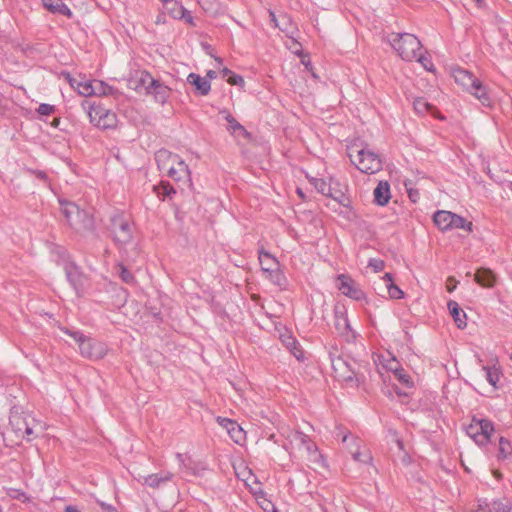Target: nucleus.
Wrapping results in <instances>:
<instances>
[{
	"label": "nucleus",
	"instance_id": "f257e3e1",
	"mask_svg": "<svg viewBox=\"0 0 512 512\" xmlns=\"http://www.w3.org/2000/svg\"><path fill=\"white\" fill-rule=\"evenodd\" d=\"M455 82L478 99L485 107L492 106V99L486 86L470 71L458 67L453 70Z\"/></svg>",
	"mask_w": 512,
	"mask_h": 512
},
{
	"label": "nucleus",
	"instance_id": "f03ea898",
	"mask_svg": "<svg viewBox=\"0 0 512 512\" xmlns=\"http://www.w3.org/2000/svg\"><path fill=\"white\" fill-rule=\"evenodd\" d=\"M109 230L114 243L122 248L132 242L135 227L128 216L117 212L110 217Z\"/></svg>",
	"mask_w": 512,
	"mask_h": 512
},
{
	"label": "nucleus",
	"instance_id": "7ed1b4c3",
	"mask_svg": "<svg viewBox=\"0 0 512 512\" xmlns=\"http://www.w3.org/2000/svg\"><path fill=\"white\" fill-rule=\"evenodd\" d=\"M58 265L62 266L66 280L74 290L76 296L79 298L83 297L89 286L88 276L66 255L61 256V261L58 262Z\"/></svg>",
	"mask_w": 512,
	"mask_h": 512
},
{
	"label": "nucleus",
	"instance_id": "20e7f679",
	"mask_svg": "<svg viewBox=\"0 0 512 512\" xmlns=\"http://www.w3.org/2000/svg\"><path fill=\"white\" fill-rule=\"evenodd\" d=\"M390 41L395 51L405 61L416 59L422 47L420 40L410 33L394 34Z\"/></svg>",
	"mask_w": 512,
	"mask_h": 512
},
{
	"label": "nucleus",
	"instance_id": "39448f33",
	"mask_svg": "<svg viewBox=\"0 0 512 512\" xmlns=\"http://www.w3.org/2000/svg\"><path fill=\"white\" fill-rule=\"evenodd\" d=\"M139 83L145 87L147 95L153 96L155 102L165 104L171 94V89L158 79H155L147 71L141 73Z\"/></svg>",
	"mask_w": 512,
	"mask_h": 512
},
{
	"label": "nucleus",
	"instance_id": "423d86ee",
	"mask_svg": "<svg viewBox=\"0 0 512 512\" xmlns=\"http://www.w3.org/2000/svg\"><path fill=\"white\" fill-rule=\"evenodd\" d=\"M90 122L101 130L117 127L118 118L114 111L103 105H91L88 111Z\"/></svg>",
	"mask_w": 512,
	"mask_h": 512
},
{
	"label": "nucleus",
	"instance_id": "0eeeda50",
	"mask_svg": "<svg viewBox=\"0 0 512 512\" xmlns=\"http://www.w3.org/2000/svg\"><path fill=\"white\" fill-rule=\"evenodd\" d=\"M466 432L478 445L483 446L490 441L494 432V424L489 419L473 417Z\"/></svg>",
	"mask_w": 512,
	"mask_h": 512
},
{
	"label": "nucleus",
	"instance_id": "6e6552de",
	"mask_svg": "<svg viewBox=\"0 0 512 512\" xmlns=\"http://www.w3.org/2000/svg\"><path fill=\"white\" fill-rule=\"evenodd\" d=\"M357 362L347 361L343 357L331 358V366L335 376L346 383L356 382L357 385L361 382V378L356 371Z\"/></svg>",
	"mask_w": 512,
	"mask_h": 512
},
{
	"label": "nucleus",
	"instance_id": "1a4fd4ad",
	"mask_svg": "<svg viewBox=\"0 0 512 512\" xmlns=\"http://www.w3.org/2000/svg\"><path fill=\"white\" fill-rule=\"evenodd\" d=\"M358 163L357 169L366 174H374L382 169V160L380 156L367 148L357 151Z\"/></svg>",
	"mask_w": 512,
	"mask_h": 512
},
{
	"label": "nucleus",
	"instance_id": "9d476101",
	"mask_svg": "<svg viewBox=\"0 0 512 512\" xmlns=\"http://www.w3.org/2000/svg\"><path fill=\"white\" fill-rule=\"evenodd\" d=\"M167 176L173 179L176 183H181V189L184 186L190 188L192 186L191 171L185 161L179 158V161L170 165L166 172Z\"/></svg>",
	"mask_w": 512,
	"mask_h": 512
},
{
	"label": "nucleus",
	"instance_id": "9b49d317",
	"mask_svg": "<svg viewBox=\"0 0 512 512\" xmlns=\"http://www.w3.org/2000/svg\"><path fill=\"white\" fill-rule=\"evenodd\" d=\"M339 291L356 301H362L366 299L365 292L361 289L360 285L356 283L350 276L345 274H340L338 276Z\"/></svg>",
	"mask_w": 512,
	"mask_h": 512
},
{
	"label": "nucleus",
	"instance_id": "f8f14e48",
	"mask_svg": "<svg viewBox=\"0 0 512 512\" xmlns=\"http://www.w3.org/2000/svg\"><path fill=\"white\" fill-rule=\"evenodd\" d=\"M79 350L82 356L99 360L107 354V347L103 342L87 337L80 345Z\"/></svg>",
	"mask_w": 512,
	"mask_h": 512
},
{
	"label": "nucleus",
	"instance_id": "ddd939ff",
	"mask_svg": "<svg viewBox=\"0 0 512 512\" xmlns=\"http://www.w3.org/2000/svg\"><path fill=\"white\" fill-rule=\"evenodd\" d=\"M71 228H73L76 232L79 233H95V219L92 214L88 213L85 210H82L78 217H76L74 226H71Z\"/></svg>",
	"mask_w": 512,
	"mask_h": 512
},
{
	"label": "nucleus",
	"instance_id": "4468645a",
	"mask_svg": "<svg viewBox=\"0 0 512 512\" xmlns=\"http://www.w3.org/2000/svg\"><path fill=\"white\" fill-rule=\"evenodd\" d=\"M280 341L298 361L305 359L304 351L300 343L289 331L286 330L284 333L280 334Z\"/></svg>",
	"mask_w": 512,
	"mask_h": 512
},
{
	"label": "nucleus",
	"instance_id": "2eb2a0df",
	"mask_svg": "<svg viewBox=\"0 0 512 512\" xmlns=\"http://www.w3.org/2000/svg\"><path fill=\"white\" fill-rule=\"evenodd\" d=\"M43 7L52 14L63 15L72 19V10L62 0H42Z\"/></svg>",
	"mask_w": 512,
	"mask_h": 512
},
{
	"label": "nucleus",
	"instance_id": "dca6fc26",
	"mask_svg": "<svg viewBox=\"0 0 512 512\" xmlns=\"http://www.w3.org/2000/svg\"><path fill=\"white\" fill-rule=\"evenodd\" d=\"M187 82L194 86L195 94L200 96H206L209 94L211 90V84L210 81L206 78L201 77L199 74L196 73H190L187 76Z\"/></svg>",
	"mask_w": 512,
	"mask_h": 512
},
{
	"label": "nucleus",
	"instance_id": "f3484780",
	"mask_svg": "<svg viewBox=\"0 0 512 512\" xmlns=\"http://www.w3.org/2000/svg\"><path fill=\"white\" fill-rule=\"evenodd\" d=\"M58 202L61 207V211L68 222L69 226H74V222L76 220V217L81 213V209L78 205H76L74 202L59 198Z\"/></svg>",
	"mask_w": 512,
	"mask_h": 512
},
{
	"label": "nucleus",
	"instance_id": "a211bd4d",
	"mask_svg": "<svg viewBox=\"0 0 512 512\" xmlns=\"http://www.w3.org/2000/svg\"><path fill=\"white\" fill-rule=\"evenodd\" d=\"M179 158L180 157L177 154H174L166 149H160L155 153V161L160 171L167 172L170 165L175 164V162L179 161Z\"/></svg>",
	"mask_w": 512,
	"mask_h": 512
},
{
	"label": "nucleus",
	"instance_id": "6ab92c4d",
	"mask_svg": "<svg viewBox=\"0 0 512 512\" xmlns=\"http://www.w3.org/2000/svg\"><path fill=\"white\" fill-rule=\"evenodd\" d=\"M474 280L484 288H492L496 283V274L489 268L481 267L476 270Z\"/></svg>",
	"mask_w": 512,
	"mask_h": 512
},
{
	"label": "nucleus",
	"instance_id": "aec40b11",
	"mask_svg": "<svg viewBox=\"0 0 512 512\" xmlns=\"http://www.w3.org/2000/svg\"><path fill=\"white\" fill-rule=\"evenodd\" d=\"M447 307H448L449 313L451 314L456 326L459 329L466 328L467 316H466V313L460 308L459 304L454 300H450L447 303Z\"/></svg>",
	"mask_w": 512,
	"mask_h": 512
},
{
	"label": "nucleus",
	"instance_id": "412c9836",
	"mask_svg": "<svg viewBox=\"0 0 512 512\" xmlns=\"http://www.w3.org/2000/svg\"><path fill=\"white\" fill-rule=\"evenodd\" d=\"M374 202L379 206H385L390 198V185L387 181H380L373 191Z\"/></svg>",
	"mask_w": 512,
	"mask_h": 512
},
{
	"label": "nucleus",
	"instance_id": "4be33fe9",
	"mask_svg": "<svg viewBox=\"0 0 512 512\" xmlns=\"http://www.w3.org/2000/svg\"><path fill=\"white\" fill-rule=\"evenodd\" d=\"M29 420L30 416L19 413L15 408L10 412L9 423L18 437L23 432L24 427Z\"/></svg>",
	"mask_w": 512,
	"mask_h": 512
},
{
	"label": "nucleus",
	"instance_id": "5701e85b",
	"mask_svg": "<svg viewBox=\"0 0 512 512\" xmlns=\"http://www.w3.org/2000/svg\"><path fill=\"white\" fill-rule=\"evenodd\" d=\"M154 193L161 201L172 200L176 195V189L169 182L162 180L159 184L153 186Z\"/></svg>",
	"mask_w": 512,
	"mask_h": 512
},
{
	"label": "nucleus",
	"instance_id": "b1692460",
	"mask_svg": "<svg viewBox=\"0 0 512 512\" xmlns=\"http://www.w3.org/2000/svg\"><path fill=\"white\" fill-rule=\"evenodd\" d=\"M452 214L451 211L438 210L433 215V222L441 231H449L452 225Z\"/></svg>",
	"mask_w": 512,
	"mask_h": 512
},
{
	"label": "nucleus",
	"instance_id": "393cba45",
	"mask_svg": "<svg viewBox=\"0 0 512 512\" xmlns=\"http://www.w3.org/2000/svg\"><path fill=\"white\" fill-rule=\"evenodd\" d=\"M173 474L171 472H161L149 474L144 477V484L151 488H158L161 484L172 480Z\"/></svg>",
	"mask_w": 512,
	"mask_h": 512
},
{
	"label": "nucleus",
	"instance_id": "a878e982",
	"mask_svg": "<svg viewBox=\"0 0 512 512\" xmlns=\"http://www.w3.org/2000/svg\"><path fill=\"white\" fill-rule=\"evenodd\" d=\"M259 261L263 273L273 272V269L280 266L278 260L271 253L263 249L259 251Z\"/></svg>",
	"mask_w": 512,
	"mask_h": 512
},
{
	"label": "nucleus",
	"instance_id": "bb28decb",
	"mask_svg": "<svg viewBox=\"0 0 512 512\" xmlns=\"http://www.w3.org/2000/svg\"><path fill=\"white\" fill-rule=\"evenodd\" d=\"M225 120L228 123V130L233 135L242 136L245 139L251 138V133L246 130V128L240 124L231 114H227L225 116Z\"/></svg>",
	"mask_w": 512,
	"mask_h": 512
},
{
	"label": "nucleus",
	"instance_id": "cd10ccee",
	"mask_svg": "<svg viewBox=\"0 0 512 512\" xmlns=\"http://www.w3.org/2000/svg\"><path fill=\"white\" fill-rule=\"evenodd\" d=\"M335 327L341 334L351 331V326L346 312L337 308L335 309Z\"/></svg>",
	"mask_w": 512,
	"mask_h": 512
},
{
	"label": "nucleus",
	"instance_id": "c85d7f7f",
	"mask_svg": "<svg viewBox=\"0 0 512 512\" xmlns=\"http://www.w3.org/2000/svg\"><path fill=\"white\" fill-rule=\"evenodd\" d=\"M497 459L499 461L512 459V444L507 438L503 436L499 438Z\"/></svg>",
	"mask_w": 512,
	"mask_h": 512
},
{
	"label": "nucleus",
	"instance_id": "c756f323",
	"mask_svg": "<svg viewBox=\"0 0 512 512\" xmlns=\"http://www.w3.org/2000/svg\"><path fill=\"white\" fill-rule=\"evenodd\" d=\"M482 371L484 372V376L488 383L493 387H496L498 381L500 380L501 371L500 368L496 365L493 366H483Z\"/></svg>",
	"mask_w": 512,
	"mask_h": 512
},
{
	"label": "nucleus",
	"instance_id": "7c9ffc66",
	"mask_svg": "<svg viewBox=\"0 0 512 512\" xmlns=\"http://www.w3.org/2000/svg\"><path fill=\"white\" fill-rule=\"evenodd\" d=\"M266 278L269 279L274 285L284 289L287 284V279L284 273L280 270L279 267L273 269V272H265Z\"/></svg>",
	"mask_w": 512,
	"mask_h": 512
},
{
	"label": "nucleus",
	"instance_id": "2f4dec72",
	"mask_svg": "<svg viewBox=\"0 0 512 512\" xmlns=\"http://www.w3.org/2000/svg\"><path fill=\"white\" fill-rule=\"evenodd\" d=\"M451 220H452L451 230L463 229L467 232L473 231V223L470 221H467L464 217L453 213L451 216Z\"/></svg>",
	"mask_w": 512,
	"mask_h": 512
},
{
	"label": "nucleus",
	"instance_id": "473e14b6",
	"mask_svg": "<svg viewBox=\"0 0 512 512\" xmlns=\"http://www.w3.org/2000/svg\"><path fill=\"white\" fill-rule=\"evenodd\" d=\"M488 512H512V503L508 500H493L486 504Z\"/></svg>",
	"mask_w": 512,
	"mask_h": 512
},
{
	"label": "nucleus",
	"instance_id": "72a5a7b5",
	"mask_svg": "<svg viewBox=\"0 0 512 512\" xmlns=\"http://www.w3.org/2000/svg\"><path fill=\"white\" fill-rule=\"evenodd\" d=\"M328 197L332 198L334 201H336L338 204L345 208L351 207L350 198L340 189L332 187Z\"/></svg>",
	"mask_w": 512,
	"mask_h": 512
},
{
	"label": "nucleus",
	"instance_id": "f704fd0d",
	"mask_svg": "<svg viewBox=\"0 0 512 512\" xmlns=\"http://www.w3.org/2000/svg\"><path fill=\"white\" fill-rule=\"evenodd\" d=\"M74 89H76L80 95L85 97L92 96L96 93V89L88 80L77 79Z\"/></svg>",
	"mask_w": 512,
	"mask_h": 512
},
{
	"label": "nucleus",
	"instance_id": "c9c22d12",
	"mask_svg": "<svg viewBox=\"0 0 512 512\" xmlns=\"http://www.w3.org/2000/svg\"><path fill=\"white\" fill-rule=\"evenodd\" d=\"M197 3L209 15H216L220 10L218 0H197Z\"/></svg>",
	"mask_w": 512,
	"mask_h": 512
},
{
	"label": "nucleus",
	"instance_id": "e433bc0d",
	"mask_svg": "<svg viewBox=\"0 0 512 512\" xmlns=\"http://www.w3.org/2000/svg\"><path fill=\"white\" fill-rule=\"evenodd\" d=\"M310 183L315 187V189L321 193L322 195L324 196H327L329 195L330 193V190L332 188L331 184L330 183H327L324 179L322 178H312L310 180Z\"/></svg>",
	"mask_w": 512,
	"mask_h": 512
},
{
	"label": "nucleus",
	"instance_id": "4c0bfd02",
	"mask_svg": "<svg viewBox=\"0 0 512 512\" xmlns=\"http://www.w3.org/2000/svg\"><path fill=\"white\" fill-rule=\"evenodd\" d=\"M227 432L231 439L237 444H240L245 438L243 429L236 421L234 422V425L227 429Z\"/></svg>",
	"mask_w": 512,
	"mask_h": 512
},
{
	"label": "nucleus",
	"instance_id": "58836bf2",
	"mask_svg": "<svg viewBox=\"0 0 512 512\" xmlns=\"http://www.w3.org/2000/svg\"><path fill=\"white\" fill-rule=\"evenodd\" d=\"M117 270H118V275L120 277V279L126 283V284H135L136 282V279L134 277V275L132 274V272H130L127 267L122 264V263H119L117 264Z\"/></svg>",
	"mask_w": 512,
	"mask_h": 512
},
{
	"label": "nucleus",
	"instance_id": "ea45409f",
	"mask_svg": "<svg viewBox=\"0 0 512 512\" xmlns=\"http://www.w3.org/2000/svg\"><path fill=\"white\" fill-rule=\"evenodd\" d=\"M270 22L274 25V27L279 28L281 31H286V24L290 22V18L284 14L280 16V21L277 19L276 14L270 10L269 11Z\"/></svg>",
	"mask_w": 512,
	"mask_h": 512
},
{
	"label": "nucleus",
	"instance_id": "a19ab883",
	"mask_svg": "<svg viewBox=\"0 0 512 512\" xmlns=\"http://www.w3.org/2000/svg\"><path fill=\"white\" fill-rule=\"evenodd\" d=\"M94 88L96 89V93L94 95L108 96V95H115L117 93L116 88L106 84L103 81H98L97 85L94 86Z\"/></svg>",
	"mask_w": 512,
	"mask_h": 512
},
{
	"label": "nucleus",
	"instance_id": "79ce46f5",
	"mask_svg": "<svg viewBox=\"0 0 512 512\" xmlns=\"http://www.w3.org/2000/svg\"><path fill=\"white\" fill-rule=\"evenodd\" d=\"M164 6L168 10L171 17L174 19H178V16L181 15V10L184 9V6H182L176 0H171V2H168L167 5Z\"/></svg>",
	"mask_w": 512,
	"mask_h": 512
},
{
	"label": "nucleus",
	"instance_id": "37998d69",
	"mask_svg": "<svg viewBox=\"0 0 512 512\" xmlns=\"http://www.w3.org/2000/svg\"><path fill=\"white\" fill-rule=\"evenodd\" d=\"M36 421L33 418H30V420L27 422V424L24 427L23 432L19 435V437H22L23 439H26L27 441H31L34 434V427H35Z\"/></svg>",
	"mask_w": 512,
	"mask_h": 512
},
{
	"label": "nucleus",
	"instance_id": "c03bdc74",
	"mask_svg": "<svg viewBox=\"0 0 512 512\" xmlns=\"http://www.w3.org/2000/svg\"><path fill=\"white\" fill-rule=\"evenodd\" d=\"M395 378L405 385L408 388H411L413 386V381L411 380L410 376L404 371L403 368H400L396 373L394 374Z\"/></svg>",
	"mask_w": 512,
	"mask_h": 512
},
{
	"label": "nucleus",
	"instance_id": "a18cd8bd",
	"mask_svg": "<svg viewBox=\"0 0 512 512\" xmlns=\"http://www.w3.org/2000/svg\"><path fill=\"white\" fill-rule=\"evenodd\" d=\"M432 108L433 106L422 98L416 99L414 101V109L416 110L417 113L424 114L426 112H429L430 109Z\"/></svg>",
	"mask_w": 512,
	"mask_h": 512
},
{
	"label": "nucleus",
	"instance_id": "49530a36",
	"mask_svg": "<svg viewBox=\"0 0 512 512\" xmlns=\"http://www.w3.org/2000/svg\"><path fill=\"white\" fill-rule=\"evenodd\" d=\"M387 290L390 298L401 299L404 297V292L394 283H387Z\"/></svg>",
	"mask_w": 512,
	"mask_h": 512
},
{
	"label": "nucleus",
	"instance_id": "de8ad7c7",
	"mask_svg": "<svg viewBox=\"0 0 512 512\" xmlns=\"http://www.w3.org/2000/svg\"><path fill=\"white\" fill-rule=\"evenodd\" d=\"M368 267L373 269L374 272H380L385 267V262L379 258H370L368 261Z\"/></svg>",
	"mask_w": 512,
	"mask_h": 512
},
{
	"label": "nucleus",
	"instance_id": "09e8293b",
	"mask_svg": "<svg viewBox=\"0 0 512 512\" xmlns=\"http://www.w3.org/2000/svg\"><path fill=\"white\" fill-rule=\"evenodd\" d=\"M67 335L72 337L75 342L78 344V346L87 338L81 331H74L70 329H65L64 331Z\"/></svg>",
	"mask_w": 512,
	"mask_h": 512
},
{
	"label": "nucleus",
	"instance_id": "8fccbe9b",
	"mask_svg": "<svg viewBox=\"0 0 512 512\" xmlns=\"http://www.w3.org/2000/svg\"><path fill=\"white\" fill-rule=\"evenodd\" d=\"M178 19L185 21V23L189 24L192 27L196 26L194 17L191 15V12L187 10L185 7L183 10H181V15L178 16Z\"/></svg>",
	"mask_w": 512,
	"mask_h": 512
},
{
	"label": "nucleus",
	"instance_id": "3c124183",
	"mask_svg": "<svg viewBox=\"0 0 512 512\" xmlns=\"http://www.w3.org/2000/svg\"><path fill=\"white\" fill-rule=\"evenodd\" d=\"M230 85L243 87L245 84L244 78L236 73H231L230 77L226 79Z\"/></svg>",
	"mask_w": 512,
	"mask_h": 512
},
{
	"label": "nucleus",
	"instance_id": "603ef678",
	"mask_svg": "<svg viewBox=\"0 0 512 512\" xmlns=\"http://www.w3.org/2000/svg\"><path fill=\"white\" fill-rule=\"evenodd\" d=\"M54 111H55V106L47 104V103H42L37 108V112L42 116H49L52 113H54Z\"/></svg>",
	"mask_w": 512,
	"mask_h": 512
},
{
	"label": "nucleus",
	"instance_id": "864d4df0",
	"mask_svg": "<svg viewBox=\"0 0 512 512\" xmlns=\"http://www.w3.org/2000/svg\"><path fill=\"white\" fill-rule=\"evenodd\" d=\"M9 495L17 500H20L22 502L29 501V496L22 490L19 489H12L9 493Z\"/></svg>",
	"mask_w": 512,
	"mask_h": 512
},
{
	"label": "nucleus",
	"instance_id": "5fc2aeb1",
	"mask_svg": "<svg viewBox=\"0 0 512 512\" xmlns=\"http://www.w3.org/2000/svg\"><path fill=\"white\" fill-rule=\"evenodd\" d=\"M415 60H417L419 63H421L422 66L426 70H428V71L432 70L433 64H432L431 60L428 57L422 55V53L420 51L418 52V56Z\"/></svg>",
	"mask_w": 512,
	"mask_h": 512
},
{
	"label": "nucleus",
	"instance_id": "6e6d98bb",
	"mask_svg": "<svg viewBox=\"0 0 512 512\" xmlns=\"http://www.w3.org/2000/svg\"><path fill=\"white\" fill-rule=\"evenodd\" d=\"M409 184H411V182H409V183H406V182H405V183H404L405 188H406L407 193H408V197H409V199H410L412 202L416 203V202L418 201V199H419V191H418L417 189H414V188H412V187H409Z\"/></svg>",
	"mask_w": 512,
	"mask_h": 512
},
{
	"label": "nucleus",
	"instance_id": "4d7b16f0",
	"mask_svg": "<svg viewBox=\"0 0 512 512\" xmlns=\"http://www.w3.org/2000/svg\"><path fill=\"white\" fill-rule=\"evenodd\" d=\"M384 367L393 372V374L396 373V371H398L401 367H400V364L399 362L396 360V358H391L387 361V363L384 365Z\"/></svg>",
	"mask_w": 512,
	"mask_h": 512
},
{
	"label": "nucleus",
	"instance_id": "13d9d810",
	"mask_svg": "<svg viewBox=\"0 0 512 512\" xmlns=\"http://www.w3.org/2000/svg\"><path fill=\"white\" fill-rule=\"evenodd\" d=\"M27 172H29L30 174L35 175L38 179H40V180H42L44 182L48 181V175L43 170H35V169L28 168Z\"/></svg>",
	"mask_w": 512,
	"mask_h": 512
},
{
	"label": "nucleus",
	"instance_id": "bf43d9fd",
	"mask_svg": "<svg viewBox=\"0 0 512 512\" xmlns=\"http://www.w3.org/2000/svg\"><path fill=\"white\" fill-rule=\"evenodd\" d=\"M217 422L219 423L220 426H222L224 429L227 430V429H229V427L234 425L235 421L232 419H229V418L218 417Z\"/></svg>",
	"mask_w": 512,
	"mask_h": 512
},
{
	"label": "nucleus",
	"instance_id": "052dcab7",
	"mask_svg": "<svg viewBox=\"0 0 512 512\" xmlns=\"http://www.w3.org/2000/svg\"><path fill=\"white\" fill-rule=\"evenodd\" d=\"M63 76L65 77V79L67 80V82L70 84V86L72 88H75V84H76V81L77 79L76 78H73L70 73L68 72H64L63 73Z\"/></svg>",
	"mask_w": 512,
	"mask_h": 512
},
{
	"label": "nucleus",
	"instance_id": "680f3d73",
	"mask_svg": "<svg viewBox=\"0 0 512 512\" xmlns=\"http://www.w3.org/2000/svg\"><path fill=\"white\" fill-rule=\"evenodd\" d=\"M353 458L356 460V461H360V462H368L371 457L369 455H367L365 458H362V454L360 452H355L353 453Z\"/></svg>",
	"mask_w": 512,
	"mask_h": 512
},
{
	"label": "nucleus",
	"instance_id": "e2e57ef3",
	"mask_svg": "<svg viewBox=\"0 0 512 512\" xmlns=\"http://www.w3.org/2000/svg\"><path fill=\"white\" fill-rule=\"evenodd\" d=\"M337 436L338 437H341V441L343 443L347 442L349 437L351 436V433L350 432H346L344 433L340 428H339V432L337 433Z\"/></svg>",
	"mask_w": 512,
	"mask_h": 512
},
{
	"label": "nucleus",
	"instance_id": "0e129e2a",
	"mask_svg": "<svg viewBox=\"0 0 512 512\" xmlns=\"http://www.w3.org/2000/svg\"><path fill=\"white\" fill-rule=\"evenodd\" d=\"M98 503H99L100 507L104 510L113 511V512L116 511L115 508L110 504H106L105 502H102V501H98Z\"/></svg>",
	"mask_w": 512,
	"mask_h": 512
},
{
	"label": "nucleus",
	"instance_id": "69168bd1",
	"mask_svg": "<svg viewBox=\"0 0 512 512\" xmlns=\"http://www.w3.org/2000/svg\"><path fill=\"white\" fill-rule=\"evenodd\" d=\"M382 279L384 280L386 286L387 283H393V276L391 273H385Z\"/></svg>",
	"mask_w": 512,
	"mask_h": 512
},
{
	"label": "nucleus",
	"instance_id": "338daca9",
	"mask_svg": "<svg viewBox=\"0 0 512 512\" xmlns=\"http://www.w3.org/2000/svg\"><path fill=\"white\" fill-rule=\"evenodd\" d=\"M64 512H81L77 506L74 505H67L64 509Z\"/></svg>",
	"mask_w": 512,
	"mask_h": 512
},
{
	"label": "nucleus",
	"instance_id": "774afa93",
	"mask_svg": "<svg viewBox=\"0 0 512 512\" xmlns=\"http://www.w3.org/2000/svg\"><path fill=\"white\" fill-rule=\"evenodd\" d=\"M165 22V16L163 14H159L155 20V24L159 25Z\"/></svg>",
	"mask_w": 512,
	"mask_h": 512
}]
</instances>
